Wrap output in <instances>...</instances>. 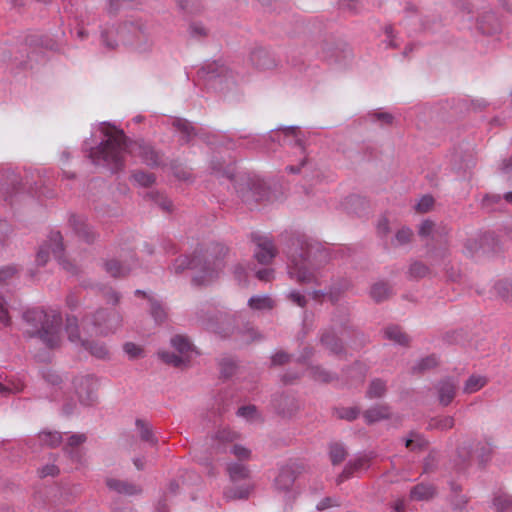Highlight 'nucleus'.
<instances>
[{
	"label": "nucleus",
	"instance_id": "58836bf2",
	"mask_svg": "<svg viewBox=\"0 0 512 512\" xmlns=\"http://www.w3.org/2000/svg\"><path fill=\"white\" fill-rule=\"evenodd\" d=\"M391 294V288L385 282H377L371 287L370 295L376 302L386 300Z\"/></svg>",
	"mask_w": 512,
	"mask_h": 512
},
{
	"label": "nucleus",
	"instance_id": "423d86ee",
	"mask_svg": "<svg viewBox=\"0 0 512 512\" xmlns=\"http://www.w3.org/2000/svg\"><path fill=\"white\" fill-rule=\"evenodd\" d=\"M212 169L217 176L221 175L229 179L238 197L248 205L256 204L267 196L264 182L255 176L244 172L234 174L231 169L224 170L223 172L215 167Z\"/></svg>",
	"mask_w": 512,
	"mask_h": 512
},
{
	"label": "nucleus",
	"instance_id": "bb28decb",
	"mask_svg": "<svg viewBox=\"0 0 512 512\" xmlns=\"http://www.w3.org/2000/svg\"><path fill=\"white\" fill-rule=\"evenodd\" d=\"M321 343L330 350L331 353L340 354L343 351L341 340L334 331H325L321 335Z\"/></svg>",
	"mask_w": 512,
	"mask_h": 512
},
{
	"label": "nucleus",
	"instance_id": "393cba45",
	"mask_svg": "<svg viewBox=\"0 0 512 512\" xmlns=\"http://www.w3.org/2000/svg\"><path fill=\"white\" fill-rule=\"evenodd\" d=\"M226 471L232 482L247 479L250 475L248 467L240 462H230L227 464Z\"/></svg>",
	"mask_w": 512,
	"mask_h": 512
},
{
	"label": "nucleus",
	"instance_id": "f03ea898",
	"mask_svg": "<svg viewBox=\"0 0 512 512\" xmlns=\"http://www.w3.org/2000/svg\"><path fill=\"white\" fill-rule=\"evenodd\" d=\"M287 273L300 284H319V270L332 259L330 250L321 243L305 236L293 235L285 250Z\"/></svg>",
	"mask_w": 512,
	"mask_h": 512
},
{
	"label": "nucleus",
	"instance_id": "7ed1b4c3",
	"mask_svg": "<svg viewBox=\"0 0 512 512\" xmlns=\"http://www.w3.org/2000/svg\"><path fill=\"white\" fill-rule=\"evenodd\" d=\"M228 253L229 248L225 244L212 242L204 248L196 249L192 257L179 256L169 269L174 274H180L186 269L194 270L192 283L196 286L208 285L218 279Z\"/></svg>",
	"mask_w": 512,
	"mask_h": 512
},
{
	"label": "nucleus",
	"instance_id": "0e129e2a",
	"mask_svg": "<svg viewBox=\"0 0 512 512\" xmlns=\"http://www.w3.org/2000/svg\"><path fill=\"white\" fill-rule=\"evenodd\" d=\"M434 204V199L430 195L423 196L419 202L416 204L415 208L418 212H427L429 211Z\"/></svg>",
	"mask_w": 512,
	"mask_h": 512
},
{
	"label": "nucleus",
	"instance_id": "69168bd1",
	"mask_svg": "<svg viewBox=\"0 0 512 512\" xmlns=\"http://www.w3.org/2000/svg\"><path fill=\"white\" fill-rule=\"evenodd\" d=\"M16 274V268L14 266H5L0 269V284H6Z\"/></svg>",
	"mask_w": 512,
	"mask_h": 512
},
{
	"label": "nucleus",
	"instance_id": "de8ad7c7",
	"mask_svg": "<svg viewBox=\"0 0 512 512\" xmlns=\"http://www.w3.org/2000/svg\"><path fill=\"white\" fill-rule=\"evenodd\" d=\"M487 236L483 237H470L464 243V253L467 256H473L476 252H478L482 248V241L486 239Z\"/></svg>",
	"mask_w": 512,
	"mask_h": 512
},
{
	"label": "nucleus",
	"instance_id": "774afa93",
	"mask_svg": "<svg viewBox=\"0 0 512 512\" xmlns=\"http://www.w3.org/2000/svg\"><path fill=\"white\" fill-rule=\"evenodd\" d=\"M189 33L194 38H201L207 35V29L201 23H192L189 27Z\"/></svg>",
	"mask_w": 512,
	"mask_h": 512
},
{
	"label": "nucleus",
	"instance_id": "6e6552de",
	"mask_svg": "<svg viewBox=\"0 0 512 512\" xmlns=\"http://www.w3.org/2000/svg\"><path fill=\"white\" fill-rule=\"evenodd\" d=\"M52 48L51 41L37 33L25 35L19 44L11 50V61L18 66H26L31 58L30 53L36 54L39 48Z\"/></svg>",
	"mask_w": 512,
	"mask_h": 512
},
{
	"label": "nucleus",
	"instance_id": "680f3d73",
	"mask_svg": "<svg viewBox=\"0 0 512 512\" xmlns=\"http://www.w3.org/2000/svg\"><path fill=\"white\" fill-rule=\"evenodd\" d=\"M43 379L52 386H57L62 382L61 376L52 369H45L42 371Z\"/></svg>",
	"mask_w": 512,
	"mask_h": 512
},
{
	"label": "nucleus",
	"instance_id": "4468645a",
	"mask_svg": "<svg viewBox=\"0 0 512 512\" xmlns=\"http://www.w3.org/2000/svg\"><path fill=\"white\" fill-rule=\"evenodd\" d=\"M75 393L79 402L84 406L91 405L95 400L93 379L90 376H78L73 380Z\"/></svg>",
	"mask_w": 512,
	"mask_h": 512
},
{
	"label": "nucleus",
	"instance_id": "bf43d9fd",
	"mask_svg": "<svg viewBox=\"0 0 512 512\" xmlns=\"http://www.w3.org/2000/svg\"><path fill=\"white\" fill-rule=\"evenodd\" d=\"M436 229V223L431 220H424L419 227V235L421 237L434 238V230Z\"/></svg>",
	"mask_w": 512,
	"mask_h": 512
},
{
	"label": "nucleus",
	"instance_id": "a18cd8bd",
	"mask_svg": "<svg viewBox=\"0 0 512 512\" xmlns=\"http://www.w3.org/2000/svg\"><path fill=\"white\" fill-rule=\"evenodd\" d=\"M345 447L340 443H332L329 446V455L333 465L341 463L346 457Z\"/></svg>",
	"mask_w": 512,
	"mask_h": 512
},
{
	"label": "nucleus",
	"instance_id": "3c124183",
	"mask_svg": "<svg viewBox=\"0 0 512 512\" xmlns=\"http://www.w3.org/2000/svg\"><path fill=\"white\" fill-rule=\"evenodd\" d=\"M408 273L411 278L419 279L428 275L429 268L427 265L420 261H414L411 263Z\"/></svg>",
	"mask_w": 512,
	"mask_h": 512
},
{
	"label": "nucleus",
	"instance_id": "7c9ffc66",
	"mask_svg": "<svg viewBox=\"0 0 512 512\" xmlns=\"http://www.w3.org/2000/svg\"><path fill=\"white\" fill-rule=\"evenodd\" d=\"M150 303V314L156 323H163L167 317L166 308L161 301L154 297H148Z\"/></svg>",
	"mask_w": 512,
	"mask_h": 512
},
{
	"label": "nucleus",
	"instance_id": "c9c22d12",
	"mask_svg": "<svg viewBox=\"0 0 512 512\" xmlns=\"http://www.w3.org/2000/svg\"><path fill=\"white\" fill-rule=\"evenodd\" d=\"M454 424L455 420L452 416H438L430 419L428 428L445 431L451 429Z\"/></svg>",
	"mask_w": 512,
	"mask_h": 512
},
{
	"label": "nucleus",
	"instance_id": "37998d69",
	"mask_svg": "<svg viewBox=\"0 0 512 512\" xmlns=\"http://www.w3.org/2000/svg\"><path fill=\"white\" fill-rule=\"evenodd\" d=\"M495 293L505 301H512V280H500L494 285Z\"/></svg>",
	"mask_w": 512,
	"mask_h": 512
},
{
	"label": "nucleus",
	"instance_id": "f257e3e1",
	"mask_svg": "<svg viewBox=\"0 0 512 512\" xmlns=\"http://www.w3.org/2000/svg\"><path fill=\"white\" fill-rule=\"evenodd\" d=\"M101 132L104 138L96 147L91 148L88 154L94 165L115 173L125 167L128 154L151 167L161 164L160 153L150 144L144 141H131L123 130L111 127L105 122L101 124Z\"/></svg>",
	"mask_w": 512,
	"mask_h": 512
},
{
	"label": "nucleus",
	"instance_id": "5701e85b",
	"mask_svg": "<svg viewBox=\"0 0 512 512\" xmlns=\"http://www.w3.org/2000/svg\"><path fill=\"white\" fill-rule=\"evenodd\" d=\"M296 479L294 470L285 466L279 470V473L274 481V486L278 491L288 492L292 488Z\"/></svg>",
	"mask_w": 512,
	"mask_h": 512
},
{
	"label": "nucleus",
	"instance_id": "a211bd4d",
	"mask_svg": "<svg viewBox=\"0 0 512 512\" xmlns=\"http://www.w3.org/2000/svg\"><path fill=\"white\" fill-rule=\"evenodd\" d=\"M457 386L456 381L452 378L442 379L436 384L437 398L442 406H448L453 401Z\"/></svg>",
	"mask_w": 512,
	"mask_h": 512
},
{
	"label": "nucleus",
	"instance_id": "ea45409f",
	"mask_svg": "<svg viewBox=\"0 0 512 512\" xmlns=\"http://www.w3.org/2000/svg\"><path fill=\"white\" fill-rule=\"evenodd\" d=\"M384 334L387 339L400 345H406L409 341L408 336L398 326H388L385 328Z\"/></svg>",
	"mask_w": 512,
	"mask_h": 512
},
{
	"label": "nucleus",
	"instance_id": "473e14b6",
	"mask_svg": "<svg viewBox=\"0 0 512 512\" xmlns=\"http://www.w3.org/2000/svg\"><path fill=\"white\" fill-rule=\"evenodd\" d=\"M493 506L496 512L512 511V495L504 492L496 494L493 498Z\"/></svg>",
	"mask_w": 512,
	"mask_h": 512
},
{
	"label": "nucleus",
	"instance_id": "4be33fe9",
	"mask_svg": "<svg viewBox=\"0 0 512 512\" xmlns=\"http://www.w3.org/2000/svg\"><path fill=\"white\" fill-rule=\"evenodd\" d=\"M106 485L109 490L114 491L120 495L132 496L141 492V488L138 485L117 478H107Z\"/></svg>",
	"mask_w": 512,
	"mask_h": 512
},
{
	"label": "nucleus",
	"instance_id": "864d4df0",
	"mask_svg": "<svg viewBox=\"0 0 512 512\" xmlns=\"http://www.w3.org/2000/svg\"><path fill=\"white\" fill-rule=\"evenodd\" d=\"M349 324V315L345 310H337L332 317L333 329H346Z\"/></svg>",
	"mask_w": 512,
	"mask_h": 512
},
{
	"label": "nucleus",
	"instance_id": "dca6fc26",
	"mask_svg": "<svg viewBox=\"0 0 512 512\" xmlns=\"http://www.w3.org/2000/svg\"><path fill=\"white\" fill-rule=\"evenodd\" d=\"M69 224L81 239L87 243H93L97 237L95 231L87 223V219L83 215L71 214L69 217Z\"/></svg>",
	"mask_w": 512,
	"mask_h": 512
},
{
	"label": "nucleus",
	"instance_id": "2eb2a0df",
	"mask_svg": "<svg viewBox=\"0 0 512 512\" xmlns=\"http://www.w3.org/2000/svg\"><path fill=\"white\" fill-rule=\"evenodd\" d=\"M299 128L296 126H288L283 129H276V131L269 135V138L272 141H278L279 143L285 145H293L298 147L302 152L304 151V142L298 135Z\"/></svg>",
	"mask_w": 512,
	"mask_h": 512
},
{
	"label": "nucleus",
	"instance_id": "13d9d810",
	"mask_svg": "<svg viewBox=\"0 0 512 512\" xmlns=\"http://www.w3.org/2000/svg\"><path fill=\"white\" fill-rule=\"evenodd\" d=\"M337 417L348 421L355 420L359 415V410L355 407H343L336 410Z\"/></svg>",
	"mask_w": 512,
	"mask_h": 512
},
{
	"label": "nucleus",
	"instance_id": "e2e57ef3",
	"mask_svg": "<svg viewBox=\"0 0 512 512\" xmlns=\"http://www.w3.org/2000/svg\"><path fill=\"white\" fill-rule=\"evenodd\" d=\"M123 348H124L125 353L131 359H136V358L140 357L143 353L142 348L132 342L125 343Z\"/></svg>",
	"mask_w": 512,
	"mask_h": 512
},
{
	"label": "nucleus",
	"instance_id": "ddd939ff",
	"mask_svg": "<svg viewBox=\"0 0 512 512\" xmlns=\"http://www.w3.org/2000/svg\"><path fill=\"white\" fill-rule=\"evenodd\" d=\"M256 244L254 257L260 264H269L276 256L277 250L273 241L266 236H253Z\"/></svg>",
	"mask_w": 512,
	"mask_h": 512
},
{
	"label": "nucleus",
	"instance_id": "c85d7f7f",
	"mask_svg": "<svg viewBox=\"0 0 512 512\" xmlns=\"http://www.w3.org/2000/svg\"><path fill=\"white\" fill-rule=\"evenodd\" d=\"M81 345L85 350L89 351L92 356L98 359H107L109 357V350L101 342L85 340L81 341Z\"/></svg>",
	"mask_w": 512,
	"mask_h": 512
},
{
	"label": "nucleus",
	"instance_id": "338daca9",
	"mask_svg": "<svg viewBox=\"0 0 512 512\" xmlns=\"http://www.w3.org/2000/svg\"><path fill=\"white\" fill-rule=\"evenodd\" d=\"M230 452L235 455L239 460H246V459H249L250 457V454H251V451L249 449H247L246 447L244 446H241V445H233L231 447V450Z\"/></svg>",
	"mask_w": 512,
	"mask_h": 512
},
{
	"label": "nucleus",
	"instance_id": "a878e982",
	"mask_svg": "<svg viewBox=\"0 0 512 512\" xmlns=\"http://www.w3.org/2000/svg\"><path fill=\"white\" fill-rule=\"evenodd\" d=\"M435 488L432 485L420 483L415 485L410 491L412 500L424 501L430 500L435 496Z\"/></svg>",
	"mask_w": 512,
	"mask_h": 512
},
{
	"label": "nucleus",
	"instance_id": "4d7b16f0",
	"mask_svg": "<svg viewBox=\"0 0 512 512\" xmlns=\"http://www.w3.org/2000/svg\"><path fill=\"white\" fill-rule=\"evenodd\" d=\"M438 361L434 355L428 356L426 358L421 359L413 369L415 371L423 372L425 370L431 369L437 365Z\"/></svg>",
	"mask_w": 512,
	"mask_h": 512
},
{
	"label": "nucleus",
	"instance_id": "9b49d317",
	"mask_svg": "<svg viewBox=\"0 0 512 512\" xmlns=\"http://www.w3.org/2000/svg\"><path fill=\"white\" fill-rule=\"evenodd\" d=\"M138 266L139 262L133 251L104 262L105 271L114 278L126 277Z\"/></svg>",
	"mask_w": 512,
	"mask_h": 512
},
{
	"label": "nucleus",
	"instance_id": "052dcab7",
	"mask_svg": "<svg viewBox=\"0 0 512 512\" xmlns=\"http://www.w3.org/2000/svg\"><path fill=\"white\" fill-rule=\"evenodd\" d=\"M237 415L246 420H254L258 416L257 408L254 405L242 406L237 410Z\"/></svg>",
	"mask_w": 512,
	"mask_h": 512
},
{
	"label": "nucleus",
	"instance_id": "603ef678",
	"mask_svg": "<svg viewBox=\"0 0 512 512\" xmlns=\"http://www.w3.org/2000/svg\"><path fill=\"white\" fill-rule=\"evenodd\" d=\"M219 366H220V373L224 378L231 377L235 373L236 368H237L236 362L232 358H229V357H225V358L221 359Z\"/></svg>",
	"mask_w": 512,
	"mask_h": 512
},
{
	"label": "nucleus",
	"instance_id": "6ab92c4d",
	"mask_svg": "<svg viewBox=\"0 0 512 512\" xmlns=\"http://www.w3.org/2000/svg\"><path fill=\"white\" fill-rule=\"evenodd\" d=\"M272 404L275 410L284 416L291 415L299 409L297 398L291 394H279L273 397Z\"/></svg>",
	"mask_w": 512,
	"mask_h": 512
},
{
	"label": "nucleus",
	"instance_id": "c03bdc74",
	"mask_svg": "<svg viewBox=\"0 0 512 512\" xmlns=\"http://www.w3.org/2000/svg\"><path fill=\"white\" fill-rule=\"evenodd\" d=\"M65 330L71 342L81 344L82 340L80 338L79 327L75 317H67Z\"/></svg>",
	"mask_w": 512,
	"mask_h": 512
},
{
	"label": "nucleus",
	"instance_id": "6e6d98bb",
	"mask_svg": "<svg viewBox=\"0 0 512 512\" xmlns=\"http://www.w3.org/2000/svg\"><path fill=\"white\" fill-rule=\"evenodd\" d=\"M412 230L408 227L399 229L395 235L393 245L402 246L410 242L412 237Z\"/></svg>",
	"mask_w": 512,
	"mask_h": 512
},
{
	"label": "nucleus",
	"instance_id": "2f4dec72",
	"mask_svg": "<svg viewBox=\"0 0 512 512\" xmlns=\"http://www.w3.org/2000/svg\"><path fill=\"white\" fill-rule=\"evenodd\" d=\"M389 408L386 406H375L370 409H368L364 413L365 421L368 424H372L374 422L380 421L382 419H385L389 416Z\"/></svg>",
	"mask_w": 512,
	"mask_h": 512
},
{
	"label": "nucleus",
	"instance_id": "f704fd0d",
	"mask_svg": "<svg viewBox=\"0 0 512 512\" xmlns=\"http://www.w3.org/2000/svg\"><path fill=\"white\" fill-rule=\"evenodd\" d=\"M487 383V379L480 375H471L465 382L463 392L465 394H472L479 391Z\"/></svg>",
	"mask_w": 512,
	"mask_h": 512
},
{
	"label": "nucleus",
	"instance_id": "b1692460",
	"mask_svg": "<svg viewBox=\"0 0 512 512\" xmlns=\"http://www.w3.org/2000/svg\"><path fill=\"white\" fill-rule=\"evenodd\" d=\"M135 425L142 441L151 446L157 444L158 440L153 432L152 425L149 422L143 419H136Z\"/></svg>",
	"mask_w": 512,
	"mask_h": 512
},
{
	"label": "nucleus",
	"instance_id": "20e7f679",
	"mask_svg": "<svg viewBox=\"0 0 512 512\" xmlns=\"http://www.w3.org/2000/svg\"><path fill=\"white\" fill-rule=\"evenodd\" d=\"M101 41L108 49H115L122 44L139 54L150 53L155 44L151 27L142 21L124 22L118 26L102 28Z\"/></svg>",
	"mask_w": 512,
	"mask_h": 512
},
{
	"label": "nucleus",
	"instance_id": "09e8293b",
	"mask_svg": "<svg viewBox=\"0 0 512 512\" xmlns=\"http://www.w3.org/2000/svg\"><path fill=\"white\" fill-rule=\"evenodd\" d=\"M427 445V441L417 432H411L405 441V446L410 450L422 449Z\"/></svg>",
	"mask_w": 512,
	"mask_h": 512
},
{
	"label": "nucleus",
	"instance_id": "aec40b11",
	"mask_svg": "<svg viewBox=\"0 0 512 512\" xmlns=\"http://www.w3.org/2000/svg\"><path fill=\"white\" fill-rule=\"evenodd\" d=\"M370 466V458L367 455H361L351 459L343 469L342 473L337 477V484H341L349 479L354 473L365 471Z\"/></svg>",
	"mask_w": 512,
	"mask_h": 512
},
{
	"label": "nucleus",
	"instance_id": "1a4fd4ad",
	"mask_svg": "<svg viewBox=\"0 0 512 512\" xmlns=\"http://www.w3.org/2000/svg\"><path fill=\"white\" fill-rule=\"evenodd\" d=\"M84 321L92 324L100 335L106 336L114 333L121 326L123 318L114 308H101L94 314L86 315Z\"/></svg>",
	"mask_w": 512,
	"mask_h": 512
},
{
	"label": "nucleus",
	"instance_id": "f8f14e48",
	"mask_svg": "<svg viewBox=\"0 0 512 512\" xmlns=\"http://www.w3.org/2000/svg\"><path fill=\"white\" fill-rule=\"evenodd\" d=\"M171 126L175 130V132L180 135L179 142L182 145L189 144L195 137H200L206 140L208 144H215L213 140H210L206 137V134L204 133L203 129L198 130L187 119L173 117L171 119Z\"/></svg>",
	"mask_w": 512,
	"mask_h": 512
},
{
	"label": "nucleus",
	"instance_id": "f3484780",
	"mask_svg": "<svg viewBox=\"0 0 512 512\" xmlns=\"http://www.w3.org/2000/svg\"><path fill=\"white\" fill-rule=\"evenodd\" d=\"M0 184L6 198L24 189L19 175L9 169L0 173Z\"/></svg>",
	"mask_w": 512,
	"mask_h": 512
},
{
	"label": "nucleus",
	"instance_id": "412c9836",
	"mask_svg": "<svg viewBox=\"0 0 512 512\" xmlns=\"http://www.w3.org/2000/svg\"><path fill=\"white\" fill-rule=\"evenodd\" d=\"M251 63L260 70L272 69L276 66L273 55L265 48H256L250 54Z\"/></svg>",
	"mask_w": 512,
	"mask_h": 512
},
{
	"label": "nucleus",
	"instance_id": "a19ab883",
	"mask_svg": "<svg viewBox=\"0 0 512 512\" xmlns=\"http://www.w3.org/2000/svg\"><path fill=\"white\" fill-rule=\"evenodd\" d=\"M170 342L172 347L179 352L180 356L188 359V353L191 351L192 345L186 337L176 335L171 338Z\"/></svg>",
	"mask_w": 512,
	"mask_h": 512
},
{
	"label": "nucleus",
	"instance_id": "49530a36",
	"mask_svg": "<svg viewBox=\"0 0 512 512\" xmlns=\"http://www.w3.org/2000/svg\"><path fill=\"white\" fill-rule=\"evenodd\" d=\"M386 392V383L381 379H374L371 381L369 389L367 391V397L369 398H380Z\"/></svg>",
	"mask_w": 512,
	"mask_h": 512
},
{
	"label": "nucleus",
	"instance_id": "39448f33",
	"mask_svg": "<svg viewBox=\"0 0 512 512\" xmlns=\"http://www.w3.org/2000/svg\"><path fill=\"white\" fill-rule=\"evenodd\" d=\"M23 319L28 326L25 329L28 337L38 338L50 349L59 345L62 326V316L59 311L33 308L24 312Z\"/></svg>",
	"mask_w": 512,
	"mask_h": 512
},
{
	"label": "nucleus",
	"instance_id": "5fc2aeb1",
	"mask_svg": "<svg viewBox=\"0 0 512 512\" xmlns=\"http://www.w3.org/2000/svg\"><path fill=\"white\" fill-rule=\"evenodd\" d=\"M133 180L143 187H149L155 182V176L152 173L137 171L132 175Z\"/></svg>",
	"mask_w": 512,
	"mask_h": 512
},
{
	"label": "nucleus",
	"instance_id": "9d476101",
	"mask_svg": "<svg viewBox=\"0 0 512 512\" xmlns=\"http://www.w3.org/2000/svg\"><path fill=\"white\" fill-rule=\"evenodd\" d=\"M62 240V235L59 231H52L49 235L48 243L40 247L36 256V262L38 265H45L49 258V251L51 250L59 264H61L64 269L71 273H76V267L63 258L62 253L64 251V247Z\"/></svg>",
	"mask_w": 512,
	"mask_h": 512
},
{
	"label": "nucleus",
	"instance_id": "79ce46f5",
	"mask_svg": "<svg viewBox=\"0 0 512 512\" xmlns=\"http://www.w3.org/2000/svg\"><path fill=\"white\" fill-rule=\"evenodd\" d=\"M158 355L163 362L174 367H181L189 361V359L169 351H159Z\"/></svg>",
	"mask_w": 512,
	"mask_h": 512
},
{
	"label": "nucleus",
	"instance_id": "e433bc0d",
	"mask_svg": "<svg viewBox=\"0 0 512 512\" xmlns=\"http://www.w3.org/2000/svg\"><path fill=\"white\" fill-rule=\"evenodd\" d=\"M250 490H251V487H249V486L229 487L224 490L223 497L227 501L237 500V499H247L250 494Z\"/></svg>",
	"mask_w": 512,
	"mask_h": 512
},
{
	"label": "nucleus",
	"instance_id": "0eeeda50",
	"mask_svg": "<svg viewBox=\"0 0 512 512\" xmlns=\"http://www.w3.org/2000/svg\"><path fill=\"white\" fill-rule=\"evenodd\" d=\"M198 78L221 92L234 85L230 69L220 60L207 61L197 72Z\"/></svg>",
	"mask_w": 512,
	"mask_h": 512
},
{
	"label": "nucleus",
	"instance_id": "8fccbe9b",
	"mask_svg": "<svg viewBox=\"0 0 512 512\" xmlns=\"http://www.w3.org/2000/svg\"><path fill=\"white\" fill-rule=\"evenodd\" d=\"M86 441L85 434H73L68 438V447L65 448V452L68 453L72 458L77 456V451L74 448L78 447Z\"/></svg>",
	"mask_w": 512,
	"mask_h": 512
},
{
	"label": "nucleus",
	"instance_id": "cd10ccee",
	"mask_svg": "<svg viewBox=\"0 0 512 512\" xmlns=\"http://www.w3.org/2000/svg\"><path fill=\"white\" fill-rule=\"evenodd\" d=\"M38 441L41 445L54 448L62 442V434L58 431L43 430L38 433Z\"/></svg>",
	"mask_w": 512,
	"mask_h": 512
},
{
	"label": "nucleus",
	"instance_id": "c756f323",
	"mask_svg": "<svg viewBox=\"0 0 512 512\" xmlns=\"http://www.w3.org/2000/svg\"><path fill=\"white\" fill-rule=\"evenodd\" d=\"M248 306L256 311H269L273 309L274 301L267 295H256L248 300Z\"/></svg>",
	"mask_w": 512,
	"mask_h": 512
},
{
	"label": "nucleus",
	"instance_id": "4c0bfd02",
	"mask_svg": "<svg viewBox=\"0 0 512 512\" xmlns=\"http://www.w3.org/2000/svg\"><path fill=\"white\" fill-rule=\"evenodd\" d=\"M238 437V434L230 429L224 428L221 430H218L215 433L214 441L216 442L217 449L219 451H225V449H222V445H225L226 443H231Z\"/></svg>",
	"mask_w": 512,
	"mask_h": 512
},
{
	"label": "nucleus",
	"instance_id": "72a5a7b5",
	"mask_svg": "<svg viewBox=\"0 0 512 512\" xmlns=\"http://www.w3.org/2000/svg\"><path fill=\"white\" fill-rule=\"evenodd\" d=\"M310 376L318 382L330 383L337 379L335 373H332L321 366H311L309 368Z\"/></svg>",
	"mask_w": 512,
	"mask_h": 512
}]
</instances>
